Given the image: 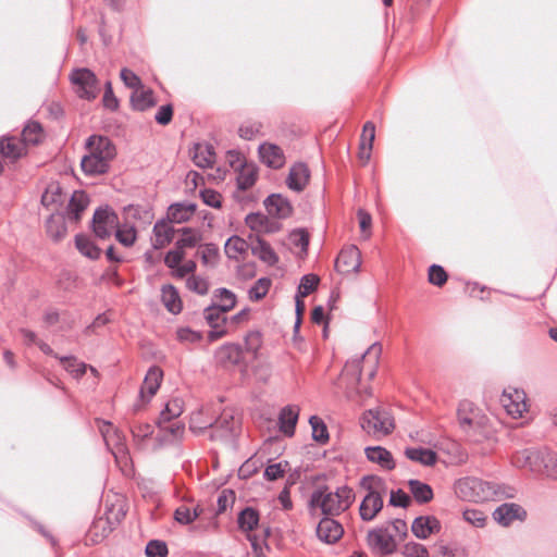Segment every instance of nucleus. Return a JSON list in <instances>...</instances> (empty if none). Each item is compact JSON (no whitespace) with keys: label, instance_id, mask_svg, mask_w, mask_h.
<instances>
[{"label":"nucleus","instance_id":"nucleus-31","mask_svg":"<svg viewBox=\"0 0 557 557\" xmlns=\"http://www.w3.org/2000/svg\"><path fill=\"white\" fill-rule=\"evenodd\" d=\"M299 409L297 406L284 407L278 416L280 430L287 436H292L298 421Z\"/></svg>","mask_w":557,"mask_h":557},{"label":"nucleus","instance_id":"nucleus-18","mask_svg":"<svg viewBox=\"0 0 557 557\" xmlns=\"http://www.w3.org/2000/svg\"><path fill=\"white\" fill-rule=\"evenodd\" d=\"M525 517L527 511L515 503H505L493 512L494 520L503 527H509L516 520L523 521Z\"/></svg>","mask_w":557,"mask_h":557},{"label":"nucleus","instance_id":"nucleus-61","mask_svg":"<svg viewBox=\"0 0 557 557\" xmlns=\"http://www.w3.org/2000/svg\"><path fill=\"white\" fill-rule=\"evenodd\" d=\"M462 518L475 528H483L486 522L485 513L479 509H466L462 512Z\"/></svg>","mask_w":557,"mask_h":557},{"label":"nucleus","instance_id":"nucleus-43","mask_svg":"<svg viewBox=\"0 0 557 557\" xmlns=\"http://www.w3.org/2000/svg\"><path fill=\"white\" fill-rule=\"evenodd\" d=\"M46 228L48 235L54 239L59 240L64 237L66 234V225L64 222V216L60 213H51L49 219L46 222Z\"/></svg>","mask_w":557,"mask_h":557},{"label":"nucleus","instance_id":"nucleus-1","mask_svg":"<svg viewBox=\"0 0 557 557\" xmlns=\"http://www.w3.org/2000/svg\"><path fill=\"white\" fill-rule=\"evenodd\" d=\"M381 352V345L375 343L360 358L346 362L342 372V380L346 383L345 394L347 398L354 399L356 396L362 395L363 392L359 388L361 374L364 372L370 380L375 376Z\"/></svg>","mask_w":557,"mask_h":557},{"label":"nucleus","instance_id":"nucleus-41","mask_svg":"<svg viewBox=\"0 0 557 557\" xmlns=\"http://www.w3.org/2000/svg\"><path fill=\"white\" fill-rule=\"evenodd\" d=\"M131 102L135 110L145 111L156 104V99L151 89L141 86L133 91Z\"/></svg>","mask_w":557,"mask_h":557},{"label":"nucleus","instance_id":"nucleus-44","mask_svg":"<svg viewBox=\"0 0 557 557\" xmlns=\"http://www.w3.org/2000/svg\"><path fill=\"white\" fill-rule=\"evenodd\" d=\"M75 246L83 256L91 260L98 259L101 255V249L86 235H76Z\"/></svg>","mask_w":557,"mask_h":557},{"label":"nucleus","instance_id":"nucleus-48","mask_svg":"<svg viewBox=\"0 0 557 557\" xmlns=\"http://www.w3.org/2000/svg\"><path fill=\"white\" fill-rule=\"evenodd\" d=\"M245 221L247 226L257 233H270L273 231L268 216L262 213H249Z\"/></svg>","mask_w":557,"mask_h":557},{"label":"nucleus","instance_id":"nucleus-27","mask_svg":"<svg viewBox=\"0 0 557 557\" xmlns=\"http://www.w3.org/2000/svg\"><path fill=\"white\" fill-rule=\"evenodd\" d=\"M26 153V145L16 137H3L0 139V154L4 159L15 161Z\"/></svg>","mask_w":557,"mask_h":557},{"label":"nucleus","instance_id":"nucleus-35","mask_svg":"<svg viewBox=\"0 0 557 557\" xmlns=\"http://www.w3.org/2000/svg\"><path fill=\"white\" fill-rule=\"evenodd\" d=\"M250 248L252 255L268 265H274L278 261V257L270 244L260 237L256 238Z\"/></svg>","mask_w":557,"mask_h":557},{"label":"nucleus","instance_id":"nucleus-57","mask_svg":"<svg viewBox=\"0 0 557 557\" xmlns=\"http://www.w3.org/2000/svg\"><path fill=\"white\" fill-rule=\"evenodd\" d=\"M309 423L312 429V438L320 443L326 442L329 438V433L322 419L317 416H312L309 420Z\"/></svg>","mask_w":557,"mask_h":557},{"label":"nucleus","instance_id":"nucleus-3","mask_svg":"<svg viewBox=\"0 0 557 557\" xmlns=\"http://www.w3.org/2000/svg\"><path fill=\"white\" fill-rule=\"evenodd\" d=\"M88 153L81 162L87 175H100L109 170L110 162L116 154L114 145L108 137L92 135L86 143Z\"/></svg>","mask_w":557,"mask_h":557},{"label":"nucleus","instance_id":"nucleus-52","mask_svg":"<svg viewBox=\"0 0 557 557\" xmlns=\"http://www.w3.org/2000/svg\"><path fill=\"white\" fill-rule=\"evenodd\" d=\"M42 137V127L37 122H29L22 132V140L25 145H37Z\"/></svg>","mask_w":557,"mask_h":557},{"label":"nucleus","instance_id":"nucleus-13","mask_svg":"<svg viewBox=\"0 0 557 557\" xmlns=\"http://www.w3.org/2000/svg\"><path fill=\"white\" fill-rule=\"evenodd\" d=\"M225 313L211 305L203 310V318L211 327V331L208 333L209 342H215L228 334V321Z\"/></svg>","mask_w":557,"mask_h":557},{"label":"nucleus","instance_id":"nucleus-22","mask_svg":"<svg viewBox=\"0 0 557 557\" xmlns=\"http://www.w3.org/2000/svg\"><path fill=\"white\" fill-rule=\"evenodd\" d=\"M162 377L163 372L160 368L151 367L148 370L139 392V397L143 401L148 403L158 392Z\"/></svg>","mask_w":557,"mask_h":557},{"label":"nucleus","instance_id":"nucleus-49","mask_svg":"<svg viewBox=\"0 0 557 557\" xmlns=\"http://www.w3.org/2000/svg\"><path fill=\"white\" fill-rule=\"evenodd\" d=\"M237 186L242 190L250 188L257 180V170L251 164H243L237 174Z\"/></svg>","mask_w":557,"mask_h":557},{"label":"nucleus","instance_id":"nucleus-17","mask_svg":"<svg viewBox=\"0 0 557 557\" xmlns=\"http://www.w3.org/2000/svg\"><path fill=\"white\" fill-rule=\"evenodd\" d=\"M318 539L325 544H335L338 542L343 534V525L333 519V517H324L320 520L317 527Z\"/></svg>","mask_w":557,"mask_h":557},{"label":"nucleus","instance_id":"nucleus-14","mask_svg":"<svg viewBox=\"0 0 557 557\" xmlns=\"http://www.w3.org/2000/svg\"><path fill=\"white\" fill-rule=\"evenodd\" d=\"M543 461V448H525L516 451L511 456V463L517 469H524L531 473L539 474Z\"/></svg>","mask_w":557,"mask_h":557},{"label":"nucleus","instance_id":"nucleus-55","mask_svg":"<svg viewBox=\"0 0 557 557\" xmlns=\"http://www.w3.org/2000/svg\"><path fill=\"white\" fill-rule=\"evenodd\" d=\"M437 548L442 557H468L467 548L457 543H440L437 545Z\"/></svg>","mask_w":557,"mask_h":557},{"label":"nucleus","instance_id":"nucleus-19","mask_svg":"<svg viewBox=\"0 0 557 557\" xmlns=\"http://www.w3.org/2000/svg\"><path fill=\"white\" fill-rule=\"evenodd\" d=\"M260 160L271 169H281L285 164V154L281 147L271 143H263L258 149Z\"/></svg>","mask_w":557,"mask_h":557},{"label":"nucleus","instance_id":"nucleus-8","mask_svg":"<svg viewBox=\"0 0 557 557\" xmlns=\"http://www.w3.org/2000/svg\"><path fill=\"white\" fill-rule=\"evenodd\" d=\"M70 79L75 87V92L82 99L92 100L99 94L98 79L89 69H76L72 71Z\"/></svg>","mask_w":557,"mask_h":557},{"label":"nucleus","instance_id":"nucleus-28","mask_svg":"<svg viewBox=\"0 0 557 557\" xmlns=\"http://www.w3.org/2000/svg\"><path fill=\"white\" fill-rule=\"evenodd\" d=\"M196 209L197 206L193 202L173 203L168 209V221L177 224L185 223L194 216Z\"/></svg>","mask_w":557,"mask_h":557},{"label":"nucleus","instance_id":"nucleus-34","mask_svg":"<svg viewBox=\"0 0 557 557\" xmlns=\"http://www.w3.org/2000/svg\"><path fill=\"white\" fill-rule=\"evenodd\" d=\"M236 295L227 288L221 287L213 292L211 306L216 307L220 311L227 313L236 306Z\"/></svg>","mask_w":557,"mask_h":557},{"label":"nucleus","instance_id":"nucleus-4","mask_svg":"<svg viewBox=\"0 0 557 557\" xmlns=\"http://www.w3.org/2000/svg\"><path fill=\"white\" fill-rule=\"evenodd\" d=\"M497 486L478 478H462L455 483V494L467 502H488L496 497Z\"/></svg>","mask_w":557,"mask_h":557},{"label":"nucleus","instance_id":"nucleus-45","mask_svg":"<svg viewBox=\"0 0 557 557\" xmlns=\"http://www.w3.org/2000/svg\"><path fill=\"white\" fill-rule=\"evenodd\" d=\"M539 475L557 480V454L543 448V461Z\"/></svg>","mask_w":557,"mask_h":557},{"label":"nucleus","instance_id":"nucleus-20","mask_svg":"<svg viewBox=\"0 0 557 557\" xmlns=\"http://www.w3.org/2000/svg\"><path fill=\"white\" fill-rule=\"evenodd\" d=\"M411 531L416 537L426 540L441 531V522L434 516H420L413 520Z\"/></svg>","mask_w":557,"mask_h":557},{"label":"nucleus","instance_id":"nucleus-39","mask_svg":"<svg viewBox=\"0 0 557 557\" xmlns=\"http://www.w3.org/2000/svg\"><path fill=\"white\" fill-rule=\"evenodd\" d=\"M161 300L164 307L173 314H177L182 311V300L177 289L171 285H163L161 288Z\"/></svg>","mask_w":557,"mask_h":557},{"label":"nucleus","instance_id":"nucleus-26","mask_svg":"<svg viewBox=\"0 0 557 557\" xmlns=\"http://www.w3.org/2000/svg\"><path fill=\"white\" fill-rule=\"evenodd\" d=\"M309 177L308 166L305 163H296L289 170L286 184L292 190L301 191L307 186Z\"/></svg>","mask_w":557,"mask_h":557},{"label":"nucleus","instance_id":"nucleus-60","mask_svg":"<svg viewBox=\"0 0 557 557\" xmlns=\"http://www.w3.org/2000/svg\"><path fill=\"white\" fill-rule=\"evenodd\" d=\"M145 553L147 557H166L169 550L165 542L151 540L147 543Z\"/></svg>","mask_w":557,"mask_h":557},{"label":"nucleus","instance_id":"nucleus-21","mask_svg":"<svg viewBox=\"0 0 557 557\" xmlns=\"http://www.w3.org/2000/svg\"><path fill=\"white\" fill-rule=\"evenodd\" d=\"M364 454L370 462L376 463L383 470L392 471L396 468L392 453L382 446H368Z\"/></svg>","mask_w":557,"mask_h":557},{"label":"nucleus","instance_id":"nucleus-64","mask_svg":"<svg viewBox=\"0 0 557 557\" xmlns=\"http://www.w3.org/2000/svg\"><path fill=\"white\" fill-rule=\"evenodd\" d=\"M406 557H430L428 548L416 542H409L404 546Z\"/></svg>","mask_w":557,"mask_h":557},{"label":"nucleus","instance_id":"nucleus-25","mask_svg":"<svg viewBox=\"0 0 557 557\" xmlns=\"http://www.w3.org/2000/svg\"><path fill=\"white\" fill-rule=\"evenodd\" d=\"M215 410L212 407L206 406L197 411H194L190 416L189 429L194 433H201L207 430H210L213 424V416Z\"/></svg>","mask_w":557,"mask_h":557},{"label":"nucleus","instance_id":"nucleus-58","mask_svg":"<svg viewBox=\"0 0 557 557\" xmlns=\"http://www.w3.org/2000/svg\"><path fill=\"white\" fill-rule=\"evenodd\" d=\"M205 265H214L219 259V248L214 244H205L198 251Z\"/></svg>","mask_w":557,"mask_h":557},{"label":"nucleus","instance_id":"nucleus-6","mask_svg":"<svg viewBox=\"0 0 557 557\" xmlns=\"http://www.w3.org/2000/svg\"><path fill=\"white\" fill-rule=\"evenodd\" d=\"M239 421L230 409H224L219 417L213 416L209 437L212 441L232 442L237 434Z\"/></svg>","mask_w":557,"mask_h":557},{"label":"nucleus","instance_id":"nucleus-36","mask_svg":"<svg viewBox=\"0 0 557 557\" xmlns=\"http://www.w3.org/2000/svg\"><path fill=\"white\" fill-rule=\"evenodd\" d=\"M405 456L414 462L422 466L431 467L437 461V455L434 450L423 447H408L405 450Z\"/></svg>","mask_w":557,"mask_h":557},{"label":"nucleus","instance_id":"nucleus-24","mask_svg":"<svg viewBox=\"0 0 557 557\" xmlns=\"http://www.w3.org/2000/svg\"><path fill=\"white\" fill-rule=\"evenodd\" d=\"M267 212L274 218L285 219L290 215L293 208L290 202L280 194H272L264 200Z\"/></svg>","mask_w":557,"mask_h":557},{"label":"nucleus","instance_id":"nucleus-37","mask_svg":"<svg viewBox=\"0 0 557 557\" xmlns=\"http://www.w3.org/2000/svg\"><path fill=\"white\" fill-rule=\"evenodd\" d=\"M88 196L84 191H74L66 208L67 218L73 221H78L81 213L88 207Z\"/></svg>","mask_w":557,"mask_h":557},{"label":"nucleus","instance_id":"nucleus-9","mask_svg":"<svg viewBox=\"0 0 557 557\" xmlns=\"http://www.w3.org/2000/svg\"><path fill=\"white\" fill-rule=\"evenodd\" d=\"M99 429L107 447L113 454L116 462L126 465L128 461V450L124 435L108 421H101Z\"/></svg>","mask_w":557,"mask_h":557},{"label":"nucleus","instance_id":"nucleus-2","mask_svg":"<svg viewBox=\"0 0 557 557\" xmlns=\"http://www.w3.org/2000/svg\"><path fill=\"white\" fill-rule=\"evenodd\" d=\"M355 500V493L351 487L343 485L331 491L327 486L315 488L309 499L311 510L320 509L325 517L339 516L346 511Z\"/></svg>","mask_w":557,"mask_h":557},{"label":"nucleus","instance_id":"nucleus-15","mask_svg":"<svg viewBox=\"0 0 557 557\" xmlns=\"http://www.w3.org/2000/svg\"><path fill=\"white\" fill-rule=\"evenodd\" d=\"M369 545L381 555H391L397 549L394 534L388 529H375L368 534Z\"/></svg>","mask_w":557,"mask_h":557},{"label":"nucleus","instance_id":"nucleus-56","mask_svg":"<svg viewBox=\"0 0 557 557\" xmlns=\"http://www.w3.org/2000/svg\"><path fill=\"white\" fill-rule=\"evenodd\" d=\"M131 432L134 441L141 444L153 433V426L146 422H135L131 425Z\"/></svg>","mask_w":557,"mask_h":557},{"label":"nucleus","instance_id":"nucleus-50","mask_svg":"<svg viewBox=\"0 0 557 557\" xmlns=\"http://www.w3.org/2000/svg\"><path fill=\"white\" fill-rule=\"evenodd\" d=\"M114 231L116 240L123 246L131 247L135 244L137 238V232L133 224H117V227Z\"/></svg>","mask_w":557,"mask_h":557},{"label":"nucleus","instance_id":"nucleus-54","mask_svg":"<svg viewBox=\"0 0 557 557\" xmlns=\"http://www.w3.org/2000/svg\"><path fill=\"white\" fill-rule=\"evenodd\" d=\"M271 286V280L268 277L259 278L249 289L248 297L252 301H259L265 297Z\"/></svg>","mask_w":557,"mask_h":557},{"label":"nucleus","instance_id":"nucleus-42","mask_svg":"<svg viewBox=\"0 0 557 557\" xmlns=\"http://www.w3.org/2000/svg\"><path fill=\"white\" fill-rule=\"evenodd\" d=\"M215 358L220 363H238L242 358V349L236 344H224L215 351Z\"/></svg>","mask_w":557,"mask_h":557},{"label":"nucleus","instance_id":"nucleus-7","mask_svg":"<svg viewBox=\"0 0 557 557\" xmlns=\"http://www.w3.org/2000/svg\"><path fill=\"white\" fill-rule=\"evenodd\" d=\"M457 416L461 429L468 434L480 432L487 422V418L469 400L459 403Z\"/></svg>","mask_w":557,"mask_h":557},{"label":"nucleus","instance_id":"nucleus-16","mask_svg":"<svg viewBox=\"0 0 557 557\" xmlns=\"http://www.w3.org/2000/svg\"><path fill=\"white\" fill-rule=\"evenodd\" d=\"M361 267V253L356 246L343 249L335 262V268L341 273H357Z\"/></svg>","mask_w":557,"mask_h":557},{"label":"nucleus","instance_id":"nucleus-38","mask_svg":"<svg viewBox=\"0 0 557 557\" xmlns=\"http://www.w3.org/2000/svg\"><path fill=\"white\" fill-rule=\"evenodd\" d=\"M194 163L202 169L210 168L215 161L213 147L207 144H196L193 154Z\"/></svg>","mask_w":557,"mask_h":557},{"label":"nucleus","instance_id":"nucleus-12","mask_svg":"<svg viewBox=\"0 0 557 557\" xmlns=\"http://www.w3.org/2000/svg\"><path fill=\"white\" fill-rule=\"evenodd\" d=\"M500 403L513 419L521 418L528 409L524 391L515 387H508L503 392Z\"/></svg>","mask_w":557,"mask_h":557},{"label":"nucleus","instance_id":"nucleus-10","mask_svg":"<svg viewBox=\"0 0 557 557\" xmlns=\"http://www.w3.org/2000/svg\"><path fill=\"white\" fill-rule=\"evenodd\" d=\"M374 480V478L368 476L361 481V486L368 490L359 507L360 518L363 521H372L383 508L382 495L374 491L371 485Z\"/></svg>","mask_w":557,"mask_h":557},{"label":"nucleus","instance_id":"nucleus-11","mask_svg":"<svg viewBox=\"0 0 557 557\" xmlns=\"http://www.w3.org/2000/svg\"><path fill=\"white\" fill-rule=\"evenodd\" d=\"M119 218L109 207L99 208L92 218V230L97 237L106 239L117 227Z\"/></svg>","mask_w":557,"mask_h":557},{"label":"nucleus","instance_id":"nucleus-46","mask_svg":"<svg viewBox=\"0 0 557 557\" xmlns=\"http://www.w3.org/2000/svg\"><path fill=\"white\" fill-rule=\"evenodd\" d=\"M238 528L240 531L249 533L259 523V513L251 507L242 510L237 518Z\"/></svg>","mask_w":557,"mask_h":557},{"label":"nucleus","instance_id":"nucleus-62","mask_svg":"<svg viewBox=\"0 0 557 557\" xmlns=\"http://www.w3.org/2000/svg\"><path fill=\"white\" fill-rule=\"evenodd\" d=\"M187 288L199 294L206 295L209 290L208 281L201 276L191 275L186 281Z\"/></svg>","mask_w":557,"mask_h":557},{"label":"nucleus","instance_id":"nucleus-47","mask_svg":"<svg viewBox=\"0 0 557 557\" xmlns=\"http://www.w3.org/2000/svg\"><path fill=\"white\" fill-rule=\"evenodd\" d=\"M63 369L74 379H81L87 371L88 366L77 360L74 356H65L60 358Z\"/></svg>","mask_w":557,"mask_h":557},{"label":"nucleus","instance_id":"nucleus-32","mask_svg":"<svg viewBox=\"0 0 557 557\" xmlns=\"http://www.w3.org/2000/svg\"><path fill=\"white\" fill-rule=\"evenodd\" d=\"M248 250V243L237 235L230 237L224 245V251L227 258L236 261L244 260Z\"/></svg>","mask_w":557,"mask_h":557},{"label":"nucleus","instance_id":"nucleus-30","mask_svg":"<svg viewBox=\"0 0 557 557\" xmlns=\"http://www.w3.org/2000/svg\"><path fill=\"white\" fill-rule=\"evenodd\" d=\"M114 529V524L110 521V518L100 517L96 519L87 533V541L92 544L102 542Z\"/></svg>","mask_w":557,"mask_h":557},{"label":"nucleus","instance_id":"nucleus-40","mask_svg":"<svg viewBox=\"0 0 557 557\" xmlns=\"http://www.w3.org/2000/svg\"><path fill=\"white\" fill-rule=\"evenodd\" d=\"M408 487L418 504H428L434 497L432 487L422 481L411 479L408 481Z\"/></svg>","mask_w":557,"mask_h":557},{"label":"nucleus","instance_id":"nucleus-23","mask_svg":"<svg viewBox=\"0 0 557 557\" xmlns=\"http://www.w3.org/2000/svg\"><path fill=\"white\" fill-rule=\"evenodd\" d=\"M152 234V247L154 249H162L173 240L175 230L168 220H160L156 222Z\"/></svg>","mask_w":557,"mask_h":557},{"label":"nucleus","instance_id":"nucleus-53","mask_svg":"<svg viewBox=\"0 0 557 557\" xmlns=\"http://www.w3.org/2000/svg\"><path fill=\"white\" fill-rule=\"evenodd\" d=\"M184 411V401L181 398H173L165 405L161 412V422H170L172 419L180 417Z\"/></svg>","mask_w":557,"mask_h":557},{"label":"nucleus","instance_id":"nucleus-5","mask_svg":"<svg viewBox=\"0 0 557 557\" xmlns=\"http://www.w3.org/2000/svg\"><path fill=\"white\" fill-rule=\"evenodd\" d=\"M360 423L364 432L376 437L388 435L395 428L392 414L382 408L366 411Z\"/></svg>","mask_w":557,"mask_h":557},{"label":"nucleus","instance_id":"nucleus-63","mask_svg":"<svg viewBox=\"0 0 557 557\" xmlns=\"http://www.w3.org/2000/svg\"><path fill=\"white\" fill-rule=\"evenodd\" d=\"M447 281V273L437 264H433L429 269V282L435 286H442Z\"/></svg>","mask_w":557,"mask_h":557},{"label":"nucleus","instance_id":"nucleus-59","mask_svg":"<svg viewBox=\"0 0 557 557\" xmlns=\"http://www.w3.org/2000/svg\"><path fill=\"white\" fill-rule=\"evenodd\" d=\"M319 284V277L314 274H306L301 277L297 295L301 297L312 293Z\"/></svg>","mask_w":557,"mask_h":557},{"label":"nucleus","instance_id":"nucleus-33","mask_svg":"<svg viewBox=\"0 0 557 557\" xmlns=\"http://www.w3.org/2000/svg\"><path fill=\"white\" fill-rule=\"evenodd\" d=\"M160 421V436L158 437L160 446L174 444L182 440L185 428L180 422L163 425Z\"/></svg>","mask_w":557,"mask_h":557},{"label":"nucleus","instance_id":"nucleus-29","mask_svg":"<svg viewBox=\"0 0 557 557\" xmlns=\"http://www.w3.org/2000/svg\"><path fill=\"white\" fill-rule=\"evenodd\" d=\"M67 195L62 191L58 183H51L41 196V203L47 209L58 211L66 200Z\"/></svg>","mask_w":557,"mask_h":557},{"label":"nucleus","instance_id":"nucleus-51","mask_svg":"<svg viewBox=\"0 0 557 557\" xmlns=\"http://www.w3.org/2000/svg\"><path fill=\"white\" fill-rule=\"evenodd\" d=\"M180 232L182 236L175 244L178 249L194 248L201 240V233L198 230L183 227Z\"/></svg>","mask_w":557,"mask_h":557}]
</instances>
